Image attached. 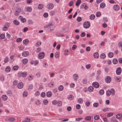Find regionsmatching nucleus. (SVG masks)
<instances>
[{
    "label": "nucleus",
    "instance_id": "nucleus-21",
    "mask_svg": "<svg viewBox=\"0 0 122 122\" xmlns=\"http://www.w3.org/2000/svg\"><path fill=\"white\" fill-rule=\"evenodd\" d=\"M2 99L4 101L8 99V97L7 96L5 95H4L2 96Z\"/></svg>",
    "mask_w": 122,
    "mask_h": 122
},
{
    "label": "nucleus",
    "instance_id": "nucleus-24",
    "mask_svg": "<svg viewBox=\"0 0 122 122\" xmlns=\"http://www.w3.org/2000/svg\"><path fill=\"white\" fill-rule=\"evenodd\" d=\"M52 95V93L51 92H48L46 93V96L48 97H51Z\"/></svg>",
    "mask_w": 122,
    "mask_h": 122
},
{
    "label": "nucleus",
    "instance_id": "nucleus-37",
    "mask_svg": "<svg viewBox=\"0 0 122 122\" xmlns=\"http://www.w3.org/2000/svg\"><path fill=\"white\" fill-rule=\"evenodd\" d=\"M10 67L9 66L6 67L5 68V71L7 72H10Z\"/></svg>",
    "mask_w": 122,
    "mask_h": 122
},
{
    "label": "nucleus",
    "instance_id": "nucleus-58",
    "mask_svg": "<svg viewBox=\"0 0 122 122\" xmlns=\"http://www.w3.org/2000/svg\"><path fill=\"white\" fill-rule=\"evenodd\" d=\"M52 104L54 105H56L57 103V102L56 100H54L52 102Z\"/></svg>",
    "mask_w": 122,
    "mask_h": 122
},
{
    "label": "nucleus",
    "instance_id": "nucleus-60",
    "mask_svg": "<svg viewBox=\"0 0 122 122\" xmlns=\"http://www.w3.org/2000/svg\"><path fill=\"white\" fill-rule=\"evenodd\" d=\"M86 35V34L84 32H82L80 34V36L81 37H83L85 36Z\"/></svg>",
    "mask_w": 122,
    "mask_h": 122
},
{
    "label": "nucleus",
    "instance_id": "nucleus-32",
    "mask_svg": "<svg viewBox=\"0 0 122 122\" xmlns=\"http://www.w3.org/2000/svg\"><path fill=\"white\" fill-rule=\"evenodd\" d=\"M48 103V100L46 99H44L43 101V103L44 105H47Z\"/></svg>",
    "mask_w": 122,
    "mask_h": 122
},
{
    "label": "nucleus",
    "instance_id": "nucleus-4",
    "mask_svg": "<svg viewBox=\"0 0 122 122\" xmlns=\"http://www.w3.org/2000/svg\"><path fill=\"white\" fill-rule=\"evenodd\" d=\"M39 63V61L38 60H36L35 61L32 60L30 62V64L31 65H34L35 66L37 65Z\"/></svg>",
    "mask_w": 122,
    "mask_h": 122
},
{
    "label": "nucleus",
    "instance_id": "nucleus-53",
    "mask_svg": "<svg viewBox=\"0 0 122 122\" xmlns=\"http://www.w3.org/2000/svg\"><path fill=\"white\" fill-rule=\"evenodd\" d=\"M85 119L87 121H90L91 119V117L90 116H87L85 117Z\"/></svg>",
    "mask_w": 122,
    "mask_h": 122
},
{
    "label": "nucleus",
    "instance_id": "nucleus-17",
    "mask_svg": "<svg viewBox=\"0 0 122 122\" xmlns=\"http://www.w3.org/2000/svg\"><path fill=\"white\" fill-rule=\"evenodd\" d=\"M23 85L22 83L20 82L18 84L17 87L19 89H21L23 87Z\"/></svg>",
    "mask_w": 122,
    "mask_h": 122
},
{
    "label": "nucleus",
    "instance_id": "nucleus-14",
    "mask_svg": "<svg viewBox=\"0 0 122 122\" xmlns=\"http://www.w3.org/2000/svg\"><path fill=\"white\" fill-rule=\"evenodd\" d=\"M21 11V9L20 8H18L16 9L15 12L14 13V14L15 15H18L19 13Z\"/></svg>",
    "mask_w": 122,
    "mask_h": 122
},
{
    "label": "nucleus",
    "instance_id": "nucleus-7",
    "mask_svg": "<svg viewBox=\"0 0 122 122\" xmlns=\"http://www.w3.org/2000/svg\"><path fill=\"white\" fill-rule=\"evenodd\" d=\"M83 7L85 10H86L88 8V6L85 3H82L80 6V8H83Z\"/></svg>",
    "mask_w": 122,
    "mask_h": 122
},
{
    "label": "nucleus",
    "instance_id": "nucleus-30",
    "mask_svg": "<svg viewBox=\"0 0 122 122\" xmlns=\"http://www.w3.org/2000/svg\"><path fill=\"white\" fill-rule=\"evenodd\" d=\"M106 55L104 53L101 54L100 55V57L101 58L104 59L106 57Z\"/></svg>",
    "mask_w": 122,
    "mask_h": 122
},
{
    "label": "nucleus",
    "instance_id": "nucleus-59",
    "mask_svg": "<svg viewBox=\"0 0 122 122\" xmlns=\"http://www.w3.org/2000/svg\"><path fill=\"white\" fill-rule=\"evenodd\" d=\"M22 41V39L21 38H18L16 39V41L17 42H21Z\"/></svg>",
    "mask_w": 122,
    "mask_h": 122
},
{
    "label": "nucleus",
    "instance_id": "nucleus-22",
    "mask_svg": "<svg viewBox=\"0 0 122 122\" xmlns=\"http://www.w3.org/2000/svg\"><path fill=\"white\" fill-rule=\"evenodd\" d=\"M13 24L16 25H19L20 24L19 22L16 20H14L13 21Z\"/></svg>",
    "mask_w": 122,
    "mask_h": 122
},
{
    "label": "nucleus",
    "instance_id": "nucleus-6",
    "mask_svg": "<svg viewBox=\"0 0 122 122\" xmlns=\"http://www.w3.org/2000/svg\"><path fill=\"white\" fill-rule=\"evenodd\" d=\"M92 85L95 88H98L99 86V83L97 82H93L92 83Z\"/></svg>",
    "mask_w": 122,
    "mask_h": 122
},
{
    "label": "nucleus",
    "instance_id": "nucleus-15",
    "mask_svg": "<svg viewBox=\"0 0 122 122\" xmlns=\"http://www.w3.org/2000/svg\"><path fill=\"white\" fill-rule=\"evenodd\" d=\"M29 52L27 51H25L23 52L22 54V55L23 56L26 57L29 55Z\"/></svg>",
    "mask_w": 122,
    "mask_h": 122
},
{
    "label": "nucleus",
    "instance_id": "nucleus-39",
    "mask_svg": "<svg viewBox=\"0 0 122 122\" xmlns=\"http://www.w3.org/2000/svg\"><path fill=\"white\" fill-rule=\"evenodd\" d=\"M110 92V90H108L106 92V94L107 96L109 97L110 96L111 94Z\"/></svg>",
    "mask_w": 122,
    "mask_h": 122
},
{
    "label": "nucleus",
    "instance_id": "nucleus-34",
    "mask_svg": "<svg viewBox=\"0 0 122 122\" xmlns=\"http://www.w3.org/2000/svg\"><path fill=\"white\" fill-rule=\"evenodd\" d=\"M95 17V15L93 14L89 16V18L91 20H93Z\"/></svg>",
    "mask_w": 122,
    "mask_h": 122
},
{
    "label": "nucleus",
    "instance_id": "nucleus-36",
    "mask_svg": "<svg viewBox=\"0 0 122 122\" xmlns=\"http://www.w3.org/2000/svg\"><path fill=\"white\" fill-rule=\"evenodd\" d=\"M43 7V5L42 4H39V5L38 7V8L40 10L42 9Z\"/></svg>",
    "mask_w": 122,
    "mask_h": 122
},
{
    "label": "nucleus",
    "instance_id": "nucleus-42",
    "mask_svg": "<svg viewBox=\"0 0 122 122\" xmlns=\"http://www.w3.org/2000/svg\"><path fill=\"white\" fill-rule=\"evenodd\" d=\"M5 36L4 34H2L0 35V39H3L5 38Z\"/></svg>",
    "mask_w": 122,
    "mask_h": 122
},
{
    "label": "nucleus",
    "instance_id": "nucleus-25",
    "mask_svg": "<svg viewBox=\"0 0 122 122\" xmlns=\"http://www.w3.org/2000/svg\"><path fill=\"white\" fill-rule=\"evenodd\" d=\"M110 91L111 94L113 96L115 94V91L114 89L113 88L111 89L110 90Z\"/></svg>",
    "mask_w": 122,
    "mask_h": 122
},
{
    "label": "nucleus",
    "instance_id": "nucleus-31",
    "mask_svg": "<svg viewBox=\"0 0 122 122\" xmlns=\"http://www.w3.org/2000/svg\"><path fill=\"white\" fill-rule=\"evenodd\" d=\"M15 120V119L13 117H10L8 119V121L10 122H13Z\"/></svg>",
    "mask_w": 122,
    "mask_h": 122
},
{
    "label": "nucleus",
    "instance_id": "nucleus-8",
    "mask_svg": "<svg viewBox=\"0 0 122 122\" xmlns=\"http://www.w3.org/2000/svg\"><path fill=\"white\" fill-rule=\"evenodd\" d=\"M54 5L52 3L48 4L47 6V8L49 10L52 9L54 7Z\"/></svg>",
    "mask_w": 122,
    "mask_h": 122
},
{
    "label": "nucleus",
    "instance_id": "nucleus-35",
    "mask_svg": "<svg viewBox=\"0 0 122 122\" xmlns=\"http://www.w3.org/2000/svg\"><path fill=\"white\" fill-rule=\"evenodd\" d=\"M122 117V115L120 113L116 115V118L118 119L121 118Z\"/></svg>",
    "mask_w": 122,
    "mask_h": 122
},
{
    "label": "nucleus",
    "instance_id": "nucleus-43",
    "mask_svg": "<svg viewBox=\"0 0 122 122\" xmlns=\"http://www.w3.org/2000/svg\"><path fill=\"white\" fill-rule=\"evenodd\" d=\"M69 50L68 49L65 50L64 52V54L65 55H69Z\"/></svg>",
    "mask_w": 122,
    "mask_h": 122
},
{
    "label": "nucleus",
    "instance_id": "nucleus-41",
    "mask_svg": "<svg viewBox=\"0 0 122 122\" xmlns=\"http://www.w3.org/2000/svg\"><path fill=\"white\" fill-rule=\"evenodd\" d=\"M28 95V93L27 91H25L23 93V97H26Z\"/></svg>",
    "mask_w": 122,
    "mask_h": 122
},
{
    "label": "nucleus",
    "instance_id": "nucleus-62",
    "mask_svg": "<svg viewBox=\"0 0 122 122\" xmlns=\"http://www.w3.org/2000/svg\"><path fill=\"white\" fill-rule=\"evenodd\" d=\"M33 86L32 85H29L28 89L29 90H30L32 89L33 87Z\"/></svg>",
    "mask_w": 122,
    "mask_h": 122
},
{
    "label": "nucleus",
    "instance_id": "nucleus-9",
    "mask_svg": "<svg viewBox=\"0 0 122 122\" xmlns=\"http://www.w3.org/2000/svg\"><path fill=\"white\" fill-rule=\"evenodd\" d=\"M112 80L110 76H107L105 79V81L106 82L108 83L110 82Z\"/></svg>",
    "mask_w": 122,
    "mask_h": 122
},
{
    "label": "nucleus",
    "instance_id": "nucleus-26",
    "mask_svg": "<svg viewBox=\"0 0 122 122\" xmlns=\"http://www.w3.org/2000/svg\"><path fill=\"white\" fill-rule=\"evenodd\" d=\"M28 60L26 58H24L22 60L23 63L24 64H26L28 62Z\"/></svg>",
    "mask_w": 122,
    "mask_h": 122
},
{
    "label": "nucleus",
    "instance_id": "nucleus-28",
    "mask_svg": "<svg viewBox=\"0 0 122 122\" xmlns=\"http://www.w3.org/2000/svg\"><path fill=\"white\" fill-rule=\"evenodd\" d=\"M93 87L92 86H89L88 88V90L90 92H91L93 91Z\"/></svg>",
    "mask_w": 122,
    "mask_h": 122
},
{
    "label": "nucleus",
    "instance_id": "nucleus-1",
    "mask_svg": "<svg viewBox=\"0 0 122 122\" xmlns=\"http://www.w3.org/2000/svg\"><path fill=\"white\" fill-rule=\"evenodd\" d=\"M53 25V24L52 23H50L47 24L44 27L45 28L49 27L50 31H53L55 29V28L52 27H50L51 26H52Z\"/></svg>",
    "mask_w": 122,
    "mask_h": 122
},
{
    "label": "nucleus",
    "instance_id": "nucleus-56",
    "mask_svg": "<svg viewBox=\"0 0 122 122\" xmlns=\"http://www.w3.org/2000/svg\"><path fill=\"white\" fill-rule=\"evenodd\" d=\"M24 121L26 122H30V119L28 117H26Z\"/></svg>",
    "mask_w": 122,
    "mask_h": 122
},
{
    "label": "nucleus",
    "instance_id": "nucleus-2",
    "mask_svg": "<svg viewBox=\"0 0 122 122\" xmlns=\"http://www.w3.org/2000/svg\"><path fill=\"white\" fill-rule=\"evenodd\" d=\"M90 26V23L89 21H85L83 24V27L85 29L88 28Z\"/></svg>",
    "mask_w": 122,
    "mask_h": 122
},
{
    "label": "nucleus",
    "instance_id": "nucleus-19",
    "mask_svg": "<svg viewBox=\"0 0 122 122\" xmlns=\"http://www.w3.org/2000/svg\"><path fill=\"white\" fill-rule=\"evenodd\" d=\"M106 4L104 2H102L100 4V6L101 8H103L106 6Z\"/></svg>",
    "mask_w": 122,
    "mask_h": 122
},
{
    "label": "nucleus",
    "instance_id": "nucleus-52",
    "mask_svg": "<svg viewBox=\"0 0 122 122\" xmlns=\"http://www.w3.org/2000/svg\"><path fill=\"white\" fill-rule=\"evenodd\" d=\"M62 30L64 33H66L68 31V29L66 28L62 29Z\"/></svg>",
    "mask_w": 122,
    "mask_h": 122
},
{
    "label": "nucleus",
    "instance_id": "nucleus-3",
    "mask_svg": "<svg viewBox=\"0 0 122 122\" xmlns=\"http://www.w3.org/2000/svg\"><path fill=\"white\" fill-rule=\"evenodd\" d=\"M27 74V73L25 72H18L17 75L19 77L22 76L24 77L26 76Z\"/></svg>",
    "mask_w": 122,
    "mask_h": 122
},
{
    "label": "nucleus",
    "instance_id": "nucleus-23",
    "mask_svg": "<svg viewBox=\"0 0 122 122\" xmlns=\"http://www.w3.org/2000/svg\"><path fill=\"white\" fill-rule=\"evenodd\" d=\"M117 121L116 120L115 117H111L110 119V122H117Z\"/></svg>",
    "mask_w": 122,
    "mask_h": 122
},
{
    "label": "nucleus",
    "instance_id": "nucleus-33",
    "mask_svg": "<svg viewBox=\"0 0 122 122\" xmlns=\"http://www.w3.org/2000/svg\"><path fill=\"white\" fill-rule=\"evenodd\" d=\"M35 103L36 105H40L41 104L40 100H36L35 102Z\"/></svg>",
    "mask_w": 122,
    "mask_h": 122
},
{
    "label": "nucleus",
    "instance_id": "nucleus-47",
    "mask_svg": "<svg viewBox=\"0 0 122 122\" xmlns=\"http://www.w3.org/2000/svg\"><path fill=\"white\" fill-rule=\"evenodd\" d=\"M112 62L114 64H116L118 62V61L117 59H114L112 61Z\"/></svg>",
    "mask_w": 122,
    "mask_h": 122
},
{
    "label": "nucleus",
    "instance_id": "nucleus-45",
    "mask_svg": "<svg viewBox=\"0 0 122 122\" xmlns=\"http://www.w3.org/2000/svg\"><path fill=\"white\" fill-rule=\"evenodd\" d=\"M68 98L69 99L72 100L74 98V97L72 95H70L68 96Z\"/></svg>",
    "mask_w": 122,
    "mask_h": 122
},
{
    "label": "nucleus",
    "instance_id": "nucleus-54",
    "mask_svg": "<svg viewBox=\"0 0 122 122\" xmlns=\"http://www.w3.org/2000/svg\"><path fill=\"white\" fill-rule=\"evenodd\" d=\"M90 102L89 101H86L85 103V105L87 107L89 106L90 105Z\"/></svg>",
    "mask_w": 122,
    "mask_h": 122
},
{
    "label": "nucleus",
    "instance_id": "nucleus-57",
    "mask_svg": "<svg viewBox=\"0 0 122 122\" xmlns=\"http://www.w3.org/2000/svg\"><path fill=\"white\" fill-rule=\"evenodd\" d=\"M104 93V90L103 89L100 90L99 91V93L100 94L102 95Z\"/></svg>",
    "mask_w": 122,
    "mask_h": 122
},
{
    "label": "nucleus",
    "instance_id": "nucleus-48",
    "mask_svg": "<svg viewBox=\"0 0 122 122\" xmlns=\"http://www.w3.org/2000/svg\"><path fill=\"white\" fill-rule=\"evenodd\" d=\"M24 46L22 45H20L19 47V49L20 50H23L24 49Z\"/></svg>",
    "mask_w": 122,
    "mask_h": 122
},
{
    "label": "nucleus",
    "instance_id": "nucleus-29",
    "mask_svg": "<svg viewBox=\"0 0 122 122\" xmlns=\"http://www.w3.org/2000/svg\"><path fill=\"white\" fill-rule=\"evenodd\" d=\"M78 103L80 104H82L83 102V100L81 98H80L77 99Z\"/></svg>",
    "mask_w": 122,
    "mask_h": 122
},
{
    "label": "nucleus",
    "instance_id": "nucleus-46",
    "mask_svg": "<svg viewBox=\"0 0 122 122\" xmlns=\"http://www.w3.org/2000/svg\"><path fill=\"white\" fill-rule=\"evenodd\" d=\"M9 58L7 56L4 59V61L5 62V63H7L9 61Z\"/></svg>",
    "mask_w": 122,
    "mask_h": 122
},
{
    "label": "nucleus",
    "instance_id": "nucleus-49",
    "mask_svg": "<svg viewBox=\"0 0 122 122\" xmlns=\"http://www.w3.org/2000/svg\"><path fill=\"white\" fill-rule=\"evenodd\" d=\"M113 56V54L111 52H109L108 54V56L110 58H112Z\"/></svg>",
    "mask_w": 122,
    "mask_h": 122
},
{
    "label": "nucleus",
    "instance_id": "nucleus-13",
    "mask_svg": "<svg viewBox=\"0 0 122 122\" xmlns=\"http://www.w3.org/2000/svg\"><path fill=\"white\" fill-rule=\"evenodd\" d=\"M120 8L119 6L117 5H114L113 7V9L114 10H117Z\"/></svg>",
    "mask_w": 122,
    "mask_h": 122
},
{
    "label": "nucleus",
    "instance_id": "nucleus-38",
    "mask_svg": "<svg viewBox=\"0 0 122 122\" xmlns=\"http://www.w3.org/2000/svg\"><path fill=\"white\" fill-rule=\"evenodd\" d=\"M54 56L56 58H59V53L58 52H56L54 54Z\"/></svg>",
    "mask_w": 122,
    "mask_h": 122
},
{
    "label": "nucleus",
    "instance_id": "nucleus-10",
    "mask_svg": "<svg viewBox=\"0 0 122 122\" xmlns=\"http://www.w3.org/2000/svg\"><path fill=\"white\" fill-rule=\"evenodd\" d=\"M26 11L28 12H31L32 9L31 7L27 6L25 7Z\"/></svg>",
    "mask_w": 122,
    "mask_h": 122
},
{
    "label": "nucleus",
    "instance_id": "nucleus-44",
    "mask_svg": "<svg viewBox=\"0 0 122 122\" xmlns=\"http://www.w3.org/2000/svg\"><path fill=\"white\" fill-rule=\"evenodd\" d=\"M81 0H78L76 1V6H77L79 5V4L81 3Z\"/></svg>",
    "mask_w": 122,
    "mask_h": 122
},
{
    "label": "nucleus",
    "instance_id": "nucleus-27",
    "mask_svg": "<svg viewBox=\"0 0 122 122\" xmlns=\"http://www.w3.org/2000/svg\"><path fill=\"white\" fill-rule=\"evenodd\" d=\"M64 87L62 85H60L58 88V89L60 91H62Z\"/></svg>",
    "mask_w": 122,
    "mask_h": 122
},
{
    "label": "nucleus",
    "instance_id": "nucleus-11",
    "mask_svg": "<svg viewBox=\"0 0 122 122\" xmlns=\"http://www.w3.org/2000/svg\"><path fill=\"white\" fill-rule=\"evenodd\" d=\"M121 72V67L118 68L116 70V73L118 75H120Z\"/></svg>",
    "mask_w": 122,
    "mask_h": 122
},
{
    "label": "nucleus",
    "instance_id": "nucleus-64",
    "mask_svg": "<svg viewBox=\"0 0 122 122\" xmlns=\"http://www.w3.org/2000/svg\"><path fill=\"white\" fill-rule=\"evenodd\" d=\"M41 41H39V42H37L36 45L37 47H38L41 45Z\"/></svg>",
    "mask_w": 122,
    "mask_h": 122
},
{
    "label": "nucleus",
    "instance_id": "nucleus-51",
    "mask_svg": "<svg viewBox=\"0 0 122 122\" xmlns=\"http://www.w3.org/2000/svg\"><path fill=\"white\" fill-rule=\"evenodd\" d=\"M99 104L97 102H95L93 104V106L95 107H98Z\"/></svg>",
    "mask_w": 122,
    "mask_h": 122
},
{
    "label": "nucleus",
    "instance_id": "nucleus-5",
    "mask_svg": "<svg viewBox=\"0 0 122 122\" xmlns=\"http://www.w3.org/2000/svg\"><path fill=\"white\" fill-rule=\"evenodd\" d=\"M45 56V53L44 52H41L38 54V58L39 59H42Z\"/></svg>",
    "mask_w": 122,
    "mask_h": 122
},
{
    "label": "nucleus",
    "instance_id": "nucleus-55",
    "mask_svg": "<svg viewBox=\"0 0 122 122\" xmlns=\"http://www.w3.org/2000/svg\"><path fill=\"white\" fill-rule=\"evenodd\" d=\"M18 68L19 67L18 66H14L13 67V69L14 70H16L18 69Z\"/></svg>",
    "mask_w": 122,
    "mask_h": 122
},
{
    "label": "nucleus",
    "instance_id": "nucleus-61",
    "mask_svg": "<svg viewBox=\"0 0 122 122\" xmlns=\"http://www.w3.org/2000/svg\"><path fill=\"white\" fill-rule=\"evenodd\" d=\"M45 95H46L45 93V92H41V96L42 97H43V98L44 97H45Z\"/></svg>",
    "mask_w": 122,
    "mask_h": 122
},
{
    "label": "nucleus",
    "instance_id": "nucleus-16",
    "mask_svg": "<svg viewBox=\"0 0 122 122\" xmlns=\"http://www.w3.org/2000/svg\"><path fill=\"white\" fill-rule=\"evenodd\" d=\"M56 36L58 37H63L65 35L63 34H61L60 32H57L56 34Z\"/></svg>",
    "mask_w": 122,
    "mask_h": 122
},
{
    "label": "nucleus",
    "instance_id": "nucleus-18",
    "mask_svg": "<svg viewBox=\"0 0 122 122\" xmlns=\"http://www.w3.org/2000/svg\"><path fill=\"white\" fill-rule=\"evenodd\" d=\"M29 42V41L28 39H26L23 40V42L24 44L26 45L28 44Z\"/></svg>",
    "mask_w": 122,
    "mask_h": 122
},
{
    "label": "nucleus",
    "instance_id": "nucleus-63",
    "mask_svg": "<svg viewBox=\"0 0 122 122\" xmlns=\"http://www.w3.org/2000/svg\"><path fill=\"white\" fill-rule=\"evenodd\" d=\"M8 27L5 25L3 27L2 30L3 31H5L7 30Z\"/></svg>",
    "mask_w": 122,
    "mask_h": 122
},
{
    "label": "nucleus",
    "instance_id": "nucleus-12",
    "mask_svg": "<svg viewBox=\"0 0 122 122\" xmlns=\"http://www.w3.org/2000/svg\"><path fill=\"white\" fill-rule=\"evenodd\" d=\"M79 76L77 74H75L73 75V78L75 81H77L78 78Z\"/></svg>",
    "mask_w": 122,
    "mask_h": 122
},
{
    "label": "nucleus",
    "instance_id": "nucleus-20",
    "mask_svg": "<svg viewBox=\"0 0 122 122\" xmlns=\"http://www.w3.org/2000/svg\"><path fill=\"white\" fill-rule=\"evenodd\" d=\"M93 56L95 59L99 57V55L97 52H95L93 54Z\"/></svg>",
    "mask_w": 122,
    "mask_h": 122
},
{
    "label": "nucleus",
    "instance_id": "nucleus-40",
    "mask_svg": "<svg viewBox=\"0 0 122 122\" xmlns=\"http://www.w3.org/2000/svg\"><path fill=\"white\" fill-rule=\"evenodd\" d=\"M20 20L22 22L25 23L26 21V19L24 18H20Z\"/></svg>",
    "mask_w": 122,
    "mask_h": 122
},
{
    "label": "nucleus",
    "instance_id": "nucleus-50",
    "mask_svg": "<svg viewBox=\"0 0 122 122\" xmlns=\"http://www.w3.org/2000/svg\"><path fill=\"white\" fill-rule=\"evenodd\" d=\"M96 16L97 17H99L101 15V13L99 12H97L96 14Z\"/></svg>",
    "mask_w": 122,
    "mask_h": 122
}]
</instances>
